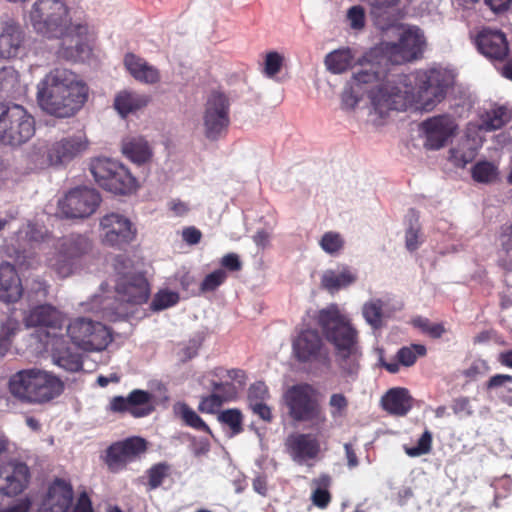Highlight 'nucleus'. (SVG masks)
I'll return each instance as SVG.
<instances>
[{
  "label": "nucleus",
  "instance_id": "obj_1",
  "mask_svg": "<svg viewBox=\"0 0 512 512\" xmlns=\"http://www.w3.org/2000/svg\"><path fill=\"white\" fill-rule=\"evenodd\" d=\"M453 82V75L441 67L397 74L395 85L389 82L379 89L372 98V105L380 117L391 110L404 111L409 107L429 112L445 99Z\"/></svg>",
  "mask_w": 512,
  "mask_h": 512
},
{
  "label": "nucleus",
  "instance_id": "obj_2",
  "mask_svg": "<svg viewBox=\"0 0 512 512\" xmlns=\"http://www.w3.org/2000/svg\"><path fill=\"white\" fill-rule=\"evenodd\" d=\"M29 17L36 34L69 43L67 48H63L65 58L76 59L90 51L94 30L86 23H72L69 8L63 0H37Z\"/></svg>",
  "mask_w": 512,
  "mask_h": 512
},
{
  "label": "nucleus",
  "instance_id": "obj_3",
  "mask_svg": "<svg viewBox=\"0 0 512 512\" xmlns=\"http://www.w3.org/2000/svg\"><path fill=\"white\" fill-rule=\"evenodd\" d=\"M88 97V85L66 68L51 70L37 85L39 106L57 118L74 116L85 105Z\"/></svg>",
  "mask_w": 512,
  "mask_h": 512
},
{
  "label": "nucleus",
  "instance_id": "obj_4",
  "mask_svg": "<svg viewBox=\"0 0 512 512\" xmlns=\"http://www.w3.org/2000/svg\"><path fill=\"white\" fill-rule=\"evenodd\" d=\"M315 321L325 339L333 346L336 362L344 376L358 373L362 357L359 332L336 304L319 310Z\"/></svg>",
  "mask_w": 512,
  "mask_h": 512
},
{
  "label": "nucleus",
  "instance_id": "obj_5",
  "mask_svg": "<svg viewBox=\"0 0 512 512\" xmlns=\"http://www.w3.org/2000/svg\"><path fill=\"white\" fill-rule=\"evenodd\" d=\"M8 388L11 395L23 403L46 404L58 398L64 392L65 385L53 373L31 368L13 374Z\"/></svg>",
  "mask_w": 512,
  "mask_h": 512
},
{
  "label": "nucleus",
  "instance_id": "obj_6",
  "mask_svg": "<svg viewBox=\"0 0 512 512\" xmlns=\"http://www.w3.org/2000/svg\"><path fill=\"white\" fill-rule=\"evenodd\" d=\"M283 401L292 421L307 423L314 429L326 425L328 419L319 400V392L312 384L303 382L292 385L284 392Z\"/></svg>",
  "mask_w": 512,
  "mask_h": 512
},
{
  "label": "nucleus",
  "instance_id": "obj_7",
  "mask_svg": "<svg viewBox=\"0 0 512 512\" xmlns=\"http://www.w3.org/2000/svg\"><path fill=\"white\" fill-rule=\"evenodd\" d=\"M89 147L84 133L73 134L52 142L34 145L31 150V161L39 166H66L81 157Z\"/></svg>",
  "mask_w": 512,
  "mask_h": 512
},
{
  "label": "nucleus",
  "instance_id": "obj_8",
  "mask_svg": "<svg viewBox=\"0 0 512 512\" xmlns=\"http://www.w3.org/2000/svg\"><path fill=\"white\" fill-rule=\"evenodd\" d=\"M35 134V119L21 105L0 102V143L20 146Z\"/></svg>",
  "mask_w": 512,
  "mask_h": 512
},
{
  "label": "nucleus",
  "instance_id": "obj_9",
  "mask_svg": "<svg viewBox=\"0 0 512 512\" xmlns=\"http://www.w3.org/2000/svg\"><path fill=\"white\" fill-rule=\"evenodd\" d=\"M90 171L100 187L118 195H129L136 191L138 182L122 164L108 158H97L91 162Z\"/></svg>",
  "mask_w": 512,
  "mask_h": 512
},
{
  "label": "nucleus",
  "instance_id": "obj_10",
  "mask_svg": "<svg viewBox=\"0 0 512 512\" xmlns=\"http://www.w3.org/2000/svg\"><path fill=\"white\" fill-rule=\"evenodd\" d=\"M90 238L82 234H70L61 238L56 253L49 258L48 266L61 278L71 276L80 260L92 251Z\"/></svg>",
  "mask_w": 512,
  "mask_h": 512
},
{
  "label": "nucleus",
  "instance_id": "obj_11",
  "mask_svg": "<svg viewBox=\"0 0 512 512\" xmlns=\"http://www.w3.org/2000/svg\"><path fill=\"white\" fill-rule=\"evenodd\" d=\"M116 293L119 299L133 304L145 303L149 298V284L145 276L133 270L132 261L123 256L115 259Z\"/></svg>",
  "mask_w": 512,
  "mask_h": 512
},
{
  "label": "nucleus",
  "instance_id": "obj_12",
  "mask_svg": "<svg viewBox=\"0 0 512 512\" xmlns=\"http://www.w3.org/2000/svg\"><path fill=\"white\" fill-rule=\"evenodd\" d=\"M324 338L315 328H301L291 340L293 358L300 364L329 365L330 349Z\"/></svg>",
  "mask_w": 512,
  "mask_h": 512
},
{
  "label": "nucleus",
  "instance_id": "obj_13",
  "mask_svg": "<svg viewBox=\"0 0 512 512\" xmlns=\"http://www.w3.org/2000/svg\"><path fill=\"white\" fill-rule=\"evenodd\" d=\"M67 334L77 347L85 351L104 350L112 340L105 325L86 318H77L70 322Z\"/></svg>",
  "mask_w": 512,
  "mask_h": 512
},
{
  "label": "nucleus",
  "instance_id": "obj_14",
  "mask_svg": "<svg viewBox=\"0 0 512 512\" xmlns=\"http://www.w3.org/2000/svg\"><path fill=\"white\" fill-rule=\"evenodd\" d=\"M424 45V36L416 28L404 31L398 42L383 43L380 50L386 61L399 65L421 58Z\"/></svg>",
  "mask_w": 512,
  "mask_h": 512
},
{
  "label": "nucleus",
  "instance_id": "obj_15",
  "mask_svg": "<svg viewBox=\"0 0 512 512\" xmlns=\"http://www.w3.org/2000/svg\"><path fill=\"white\" fill-rule=\"evenodd\" d=\"M100 202L101 196L95 189L77 187L59 200L58 206L66 218H85L96 211Z\"/></svg>",
  "mask_w": 512,
  "mask_h": 512
},
{
  "label": "nucleus",
  "instance_id": "obj_16",
  "mask_svg": "<svg viewBox=\"0 0 512 512\" xmlns=\"http://www.w3.org/2000/svg\"><path fill=\"white\" fill-rule=\"evenodd\" d=\"M148 448L147 441L140 436H131L112 443L106 450L105 463L109 470L118 472L130 462L140 458Z\"/></svg>",
  "mask_w": 512,
  "mask_h": 512
},
{
  "label": "nucleus",
  "instance_id": "obj_17",
  "mask_svg": "<svg viewBox=\"0 0 512 512\" xmlns=\"http://www.w3.org/2000/svg\"><path fill=\"white\" fill-rule=\"evenodd\" d=\"M425 135L424 147L428 150H439L457 134L458 124L450 114L429 117L420 124Z\"/></svg>",
  "mask_w": 512,
  "mask_h": 512
},
{
  "label": "nucleus",
  "instance_id": "obj_18",
  "mask_svg": "<svg viewBox=\"0 0 512 512\" xmlns=\"http://www.w3.org/2000/svg\"><path fill=\"white\" fill-rule=\"evenodd\" d=\"M103 231V243L122 249L133 242L137 235V229L133 223L119 213H109L100 220Z\"/></svg>",
  "mask_w": 512,
  "mask_h": 512
},
{
  "label": "nucleus",
  "instance_id": "obj_19",
  "mask_svg": "<svg viewBox=\"0 0 512 512\" xmlns=\"http://www.w3.org/2000/svg\"><path fill=\"white\" fill-rule=\"evenodd\" d=\"M154 409L153 394L141 389L132 390L127 397H113L108 406V410L113 413H129L134 418L146 417Z\"/></svg>",
  "mask_w": 512,
  "mask_h": 512
},
{
  "label": "nucleus",
  "instance_id": "obj_20",
  "mask_svg": "<svg viewBox=\"0 0 512 512\" xmlns=\"http://www.w3.org/2000/svg\"><path fill=\"white\" fill-rule=\"evenodd\" d=\"M375 52L369 54V58H365V63L361 62V69L353 74L352 85L361 86L363 84L380 83L376 90L371 92L370 98L389 82L390 85H395L393 81L397 80V75L389 73L381 64L380 61L374 62L373 56Z\"/></svg>",
  "mask_w": 512,
  "mask_h": 512
},
{
  "label": "nucleus",
  "instance_id": "obj_21",
  "mask_svg": "<svg viewBox=\"0 0 512 512\" xmlns=\"http://www.w3.org/2000/svg\"><path fill=\"white\" fill-rule=\"evenodd\" d=\"M73 496L71 483L61 478H55L47 489L39 512H68L73 502Z\"/></svg>",
  "mask_w": 512,
  "mask_h": 512
},
{
  "label": "nucleus",
  "instance_id": "obj_22",
  "mask_svg": "<svg viewBox=\"0 0 512 512\" xmlns=\"http://www.w3.org/2000/svg\"><path fill=\"white\" fill-rule=\"evenodd\" d=\"M478 50L492 60H503L509 53L506 35L500 30L483 29L476 37Z\"/></svg>",
  "mask_w": 512,
  "mask_h": 512
},
{
  "label": "nucleus",
  "instance_id": "obj_23",
  "mask_svg": "<svg viewBox=\"0 0 512 512\" xmlns=\"http://www.w3.org/2000/svg\"><path fill=\"white\" fill-rule=\"evenodd\" d=\"M286 450L297 463L315 459L320 452V443L309 433H295L287 437Z\"/></svg>",
  "mask_w": 512,
  "mask_h": 512
},
{
  "label": "nucleus",
  "instance_id": "obj_24",
  "mask_svg": "<svg viewBox=\"0 0 512 512\" xmlns=\"http://www.w3.org/2000/svg\"><path fill=\"white\" fill-rule=\"evenodd\" d=\"M205 134L209 139H217L224 127V96L213 93L206 104L204 115Z\"/></svg>",
  "mask_w": 512,
  "mask_h": 512
},
{
  "label": "nucleus",
  "instance_id": "obj_25",
  "mask_svg": "<svg viewBox=\"0 0 512 512\" xmlns=\"http://www.w3.org/2000/svg\"><path fill=\"white\" fill-rule=\"evenodd\" d=\"M21 279L14 265L9 262L0 263V301L15 303L23 295Z\"/></svg>",
  "mask_w": 512,
  "mask_h": 512
},
{
  "label": "nucleus",
  "instance_id": "obj_26",
  "mask_svg": "<svg viewBox=\"0 0 512 512\" xmlns=\"http://www.w3.org/2000/svg\"><path fill=\"white\" fill-rule=\"evenodd\" d=\"M24 322L28 327L61 329L63 316L55 307L42 304L32 308L25 316Z\"/></svg>",
  "mask_w": 512,
  "mask_h": 512
},
{
  "label": "nucleus",
  "instance_id": "obj_27",
  "mask_svg": "<svg viewBox=\"0 0 512 512\" xmlns=\"http://www.w3.org/2000/svg\"><path fill=\"white\" fill-rule=\"evenodd\" d=\"M413 399L408 389L395 387L389 389L381 398L382 408L391 415L405 416L412 409Z\"/></svg>",
  "mask_w": 512,
  "mask_h": 512
},
{
  "label": "nucleus",
  "instance_id": "obj_28",
  "mask_svg": "<svg viewBox=\"0 0 512 512\" xmlns=\"http://www.w3.org/2000/svg\"><path fill=\"white\" fill-rule=\"evenodd\" d=\"M12 467V472L0 484V492L9 497L22 493L27 488L31 476L29 467L23 462H16Z\"/></svg>",
  "mask_w": 512,
  "mask_h": 512
},
{
  "label": "nucleus",
  "instance_id": "obj_29",
  "mask_svg": "<svg viewBox=\"0 0 512 512\" xmlns=\"http://www.w3.org/2000/svg\"><path fill=\"white\" fill-rule=\"evenodd\" d=\"M124 65L134 79L139 82L156 84L160 81L159 70L150 65L145 59L133 53H127L125 55Z\"/></svg>",
  "mask_w": 512,
  "mask_h": 512
},
{
  "label": "nucleus",
  "instance_id": "obj_30",
  "mask_svg": "<svg viewBox=\"0 0 512 512\" xmlns=\"http://www.w3.org/2000/svg\"><path fill=\"white\" fill-rule=\"evenodd\" d=\"M24 41V31L20 25L7 23L0 35V56L12 58L18 55Z\"/></svg>",
  "mask_w": 512,
  "mask_h": 512
},
{
  "label": "nucleus",
  "instance_id": "obj_31",
  "mask_svg": "<svg viewBox=\"0 0 512 512\" xmlns=\"http://www.w3.org/2000/svg\"><path fill=\"white\" fill-rule=\"evenodd\" d=\"M122 151L124 155L137 164L150 160L152 151L148 142L143 137H130L123 141Z\"/></svg>",
  "mask_w": 512,
  "mask_h": 512
},
{
  "label": "nucleus",
  "instance_id": "obj_32",
  "mask_svg": "<svg viewBox=\"0 0 512 512\" xmlns=\"http://www.w3.org/2000/svg\"><path fill=\"white\" fill-rule=\"evenodd\" d=\"M150 101L146 95L132 92H120L114 100V107L122 117L145 107Z\"/></svg>",
  "mask_w": 512,
  "mask_h": 512
},
{
  "label": "nucleus",
  "instance_id": "obj_33",
  "mask_svg": "<svg viewBox=\"0 0 512 512\" xmlns=\"http://www.w3.org/2000/svg\"><path fill=\"white\" fill-rule=\"evenodd\" d=\"M355 56L348 47L334 50L326 55L325 65L333 74H341L353 67Z\"/></svg>",
  "mask_w": 512,
  "mask_h": 512
},
{
  "label": "nucleus",
  "instance_id": "obj_34",
  "mask_svg": "<svg viewBox=\"0 0 512 512\" xmlns=\"http://www.w3.org/2000/svg\"><path fill=\"white\" fill-rule=\"evenodd\" d=\"M355 281L356 275L347 267L339 273L327 271L321 279L322 286L331 292L347 287Z\"/></svg>",
  "mask_w": 512,
  "mask_h": 512
},
{
  "label": "nucleus",
  "instance_id": "obj_35",
  "mask_svg": "<svg viewBox=\"0 0 512 512\" xmlns=\"http://www.w3.org/2000/svg\"><path fill=\"white\" fill-rule=\"evenodd\" d=\"M226 401L236 399L246 386V374L242 369H231L226 371Z\"/></svg>",
  "mask_w": 512,
  "mask_h": 512
},
{
  "label": "nucleus",
  "instance_id": "obj_36",
  "mask_svg": "<svg viewBox=\"0 0 512 512\" xmlns=\"http://www.w3.org/2000/svg\"><path fill=\"white\" fill-rule=\"evenodd\" d=\"M509 120L510 117L508 115L507 109L503 106H500L486 112V114L482 117L481 128L485 131L498 130L502 128Z\"/></svg>",
  "mask_w": 512,
  "mask_h": 512
},
{
  "label": "nucleus",
  "instance_id": "obj_37",
  "mask_svg": "<svg viewBox=\"0 0 512 512\" xmlns=\"http://www.w3.org/2000/svg\"><path fill=\"white\" fill-rule=\"evenodd\" d=\"M171 467L166 462L152 465L147 471V491L159 488L164 480L170 475Z\"/></svg>",
  "mask_w": 512,
  "mask_h": 512
},
{
  "label": "nucleus",
  "instance_id": "obj_38",
  "mask_svg": "<svg viewBox=\"0 0 512 512\" xmlns=\"http://www.w3.org/2000/svg\"><path fill=\"white\" fill-rule=\"evenodd\" d=\"M175 412L181 417L186 426H189L198 431H209V427L202 420V418L186 403H180L175 406Z\"/></svg>",
  "mask_w": 512,
  "mask_h": 512
},
{
  "label": "nucleus",
  "instance_id": "obj_39",
  "mask_svg": "<svg viewBox=\"0 0 512 512\" xmlns=\"http://www.w3.org/2000/svg\"><path fill=\"white\" fill-rule=\"evenodd\" d=\"M53 357L55 363L69 372H78L83 367L82 357L79 353L71 352L69 349L65 351L54 352Z\"/></svg>",
  "mask_w": 512,
  "mask_h": 512
},
{
  "label": "nucleus",
  "instance_id": "obj_40",
  "mask_svg": "<svg viewBox=\"0 0 512 512\" xmlns=\"http://www.w3.org/2000/svg\"><path fill=\"white\" fill-rule=\"evenodd\" d=\"M471 174L478 183H491L498 177V168L492 162L479 161L472 167Z\"/></svg>",
  "mask_w": 512,
  "mask_h": 512
},
{
  "label": "nucleus",
  "instance_id": "obj_41",
  "mask_svg": "<svg viewBox=\"0 0 512 512\" xmlns=\"http://www.w3.org/2000/svg\"><path fill=\"white\" fill-rule=\"evenodd\" d=\"M316 482L319 484V487L312 492L311 500L316 507L325 509L331 502V494L327 489L330 485L331 478L330 476L323 474L316 480Z\"/></svg>",
  "mask_w": 512,
  "mask_h": 512
},
{
  "label": "nucleus",
  "instance_id": "obj_42",
  "mask_svg": "<svg viewBox=\"0 0 512 512\" xmlns=\"http://www.w3.org/2000/svg\"><path fill=\"white\" fill-rule=\"evenodd\" d=\"M19 87V73L13 67L0 69V93L13 96Z\"/></svg>",
  "mask_w": 512,
  "mask_h": 512
},
{
  "label": "nucleus",
  "instance_id": "obj_43",
  "mask_svg": "<svg viewBox=\"0 0 512 512\" xmlns=\"http://www.w3.org/2000/svg\"><path fill=\"white\" fill-rule=\"evenodd\" d=\"M328 407L333 420L343 419L348 414L349 399L342 392L332 393L328 400Z\"/></svg>",
  "mask_w": 512,
  "mask_h": 512
},
{
  "label": "nucleus",
  "instance_id": "obj_44",
  "mask_svg": "<svg viewBox=\"0 0 512 512\" xmlns=\"http://www.w3.org/2000/svg\"><path fill=\"white\" fill-rule=\"evenodd\" d=\"M426 347L421 344H411L400 348L396 354V359L405 367L412 366L418 357L426 355Z\"/></svg>",
  "mask_w": 512,
  "mask_h": 512
},
{
  "label": "nucleus",
  "instance_id": "obj_45",
  "mask_svg": "<svg viewBox=\"0 0 512 512\" xmlns=\"http://www.w3.org/2000/svg\"><path fill=\"white\" fill-rule=\"evenodd\" d=\"M319 245L327 254L337 255L343 250L345 240L340 233L328 231L321 237Z\"/></svg>",
  "mask_w": 512,
  "mask_h": 512
},
{
  "label": "nucleus",
  "instance_id": "obj_46",
  "mask_svg": "<svg viewBox=\"0 0 512 512\" xmlns=\"http://www.w3.org/2000/svg\"><path fill=\"white\" fill-rule=\"evenodd\" d=\"M382 310H383V303L379 299L370 301V302L364 304L363 316H364L365 320L373 328L381 327L382 315H383Z\"/></svg>",
  "mask_w": 512,
  "mask_h": 512
},
{
  "label": "nucleus",
  "instance_id": "obj_47",
  "mask_svg": "<svg viewBox=\"0 0 512 512\" xmlns=\"http://www.w3.org/2000/svg\"><path fill=\"white\" fill-rule=\"evenodd\" d=\"M223 398L217 394H211L202 399L199 404V411L202 413H217L219 422L224 424V411L221 410Z\"/></svg>",
  "mask_w": 512,
  "mask_h": 512
},
{
  "label": "nucleus",
  "instance_id": "obj_48",
  "mask_svg": "<svg viewBox=\"0 0 512 512\" xmlns=\"http://www.w3.org/2000/svg\"><path fill=\"white\" fill-rule=\"evenodd\" d=\"M178 301V293L169 290H161L154 296L151 302V308L154 311L164 310L176 305Z\"/></svg>",
  "mask_w": 512,
  "mask_h": 512
},
{
  "label": "nucleus",
  "instance_id": "obj_49",
  "mask_svg": "<svg viewBox=\"0 0 512 512\" xmlns=\"http://www.w3.org/2000/svg\"><path fill=\"white\" fill-rule=\"evenodd\" d=\"M283 62L284 57L280 53L276 51L268 52L264 61V74L270 78L274 77L281 71Z\"/></svg>",
  "mask_w": 512,
  "mask_h": 512
},
{
  "label": "nucleus",
  "instance_id": "obj_50",
  "mask_svg": "<svg viewBox=\"0 0 512 512\" xmlns=\"http://www.w3.org/2000/svg\"><path fill=\"white\" fill-rule=\"evenodd\" d=\"M421 227L416 218L414 222H411L405 232V246L408 251H416L422 243L420 239Z\"/></svg>",
  "mask_w": 512,
  "mask_h": 512
},
{
  "label": "nucleus",
  "instance_id": "obj_51",
  "mask_svg": "<svg viewBox=\"0 0 512 512\" xmlns=\"http://www.w3.org/2000/svg\"><path fill=\"white\" fill-rule=\"evenodd\" d=\"M432 448V434L429 430H425L419 438L417 445L414 447L406 448V453L410 457H417L427 454Z\"/></svg>",
  "mask_w": 512,
  "mask_h": 512
},
{
  "label": "nucleus",
  "instance_id": "obj_52",
  "mask_svg": "<svg viewBox=\"0 0 512 512\" xmlns=\"http://www.w3.org/2000/svg\"><path fill=\"white\" fill-rule=\"evenodd\" d=\"M224 281V270L218 269L208 274L199 286V290L202 293L214 291Z\"/></svg>",
  "mask_w": 512,
  "mask_h": 512
},
{
  "label": "nucleus",
  "instance_id": "obj_53",
  "mask_svg": "<svg viewBox=\"0 0 512 512\" xmlns=\"http://www.w3.org/2000/svg\"><path fill=\"white\" fill-rule=\"evenodd\" d=\"M243 417L237 409H226V426L231 430V436L237 435L243 431Z\"/></svg>",
  "mask_w": 512,
  "mask_h": 512
},
{
  "label": "nucleus",
  "instance_id": "obj_54",
  "mask_svg": "<svg viewBox=\"0 0 512 512\" xmlns=\"http://www.w3.org/2000/svg\"><path fill=\"white\" fill-rule=\"evenodd\" d=\"M351 28L361 30L365 26V10L362 6H352L347 12Z\"/></svg>",
  "mask_w": 512,
  "mask_h": 512
},
{
  "label": "nucleus",
  "instance_id": "obj_55",
  "mask_svg": "<svg viewBox=\"0 0 512 512\" xmlns=\"http://www.w3.org/2000/svg\"><path fill=\"white\" fill-rule=\"evenodd\" d=\"M268 397L269 390L264 382H256L250 386L248 391L249 404L251 402H264Z\"/></svg>",
  "mask_w": 512,
  "mask_h": 512
},
{
  "label": "nucleus",
  "instance_id": "obj_56",
  "mask_svg": "<svg viewBox=\"0 0 512 512\" xmlns=\"http://www.w3.org/2000/svg\"><path fill=\"white\" fill-rule=\"evenodd\" d=\"M474 158V152L466 154L459 148H452L449 150V161L452 162L456 167L463 168L470 163Z\"/></svg>",
  "mask_w": 512,
  "mask_h": 512
},
{
  "label": "nucleus",
  "instance_id": "obj_57",
  "mask_svg": "<svg viewBox=\"0 0 512 512\" xmlns=\"http://www.w3.org/2000/svg\"><path fill=\"white\" fill-rule=\"evenodd\" d=\"M451 408L454 414L460 416H470L473 413L468 397L455 398L452 402Z\"/></svg>",
  "mask_w": 512,
  "mask_h": 512
},
{
  "label": "nucleus",
  "instance_id": "obj_58",
  "mask_svg": "<svg viewBox=\"0 0 512 512\" xmlns=\"http://www.w3.org/2000/svg\"><path fill=\"white\" fill-rule=\"evenodd\" d=\"M49 285L45 280L40 278L33 279L29 284V293L36 298H46L48 295Z\"/></svg>",
  "mask_w": 512,
  "mask_h": 512
},
{
  "label": "nucleus",
  "instance_id": "obj_59",
  "mask_svg": "<svg viewBox=\"0 0 512 512\" xmlns=\"http://www.w3.org/2000/svg\"><path fill=\"white\" fill-rule=\"evenodd\" d=\"M253 413L258 415L265 422H271L273 419L271 408L264 402H251L249 404Z\"/></svg>",
  "mask_w": 512,
  "mask_h": 512
},
{
  "label": "nucleus",
  "instance_id": "obj_60",
  "mask_svg": "<svg viewBox=\"0 0 512 512\" xmlns=\"http://www.w3.org/2000/svg\"><path fill=\"white\" fill-rule=\"evenodd\" d=\"M72 512H94L91 500L86 492L79 495Z\"/></svg>",
  "mask_w": 512,
  "mask_h": 512
},
{
  "label": "nucleus",
  "instance_id": "obj_61",
  "mask_svg": "<svg viewBox=\"0 0 512 512\" xmlns=\"http://www.w3.org/2000/svg\"><path fill=\"white\" fill-rule=\"evenodd\" d=\"M202 233L195 227H187L182 232L183 240L189 245H195L200 242Z\"/></svg>",
  "mask_w": 512,
  "mask_h": 512
},
{
  "label": "nucleus",
  "instance_id": "obj_62",
  "mask_svg": "<svg viewBox=\"0 0 512 512\" xmlns=\"http://www.w3.org/2000/svg\"><path fill=\"white\" fill-rule=\"evenodd\" d=\"M507 382H512V376L508 374H496L490 377V379L486 383V388L488 390L496 389L498 387L504 386Z\"/></svg>",
  "mask_w": 512,
  "mask_h": 512
},
{
  "label": "nucleus",
  "instance_id": "obj_63",
  "mask_svg": "<svg viewBox=\"0 0 512 512\" xmlns=\"http://www.w3.org/2000/svg\"><path fill=\"white\" fill-rule=\"evenodd\" d=\"M18 330H19V323L12 318H8L1 325L0 335L7 336L8 338L13 339V337L15 336V334Z\"/></svg>",
  "mask_w": 512,
  "mask_h": 512
},
{
  "label": "nucleus",
  "instance_id": "obj_64",
  "mask_svg": "<svg viewBox=\"0 0 512 512\" xmlns=\"http://www.w3.org/2000/svg\"><path fill=\"white\" fill-rule=\"evenodd\" d=\"M31 504L30 499L26 497L12 506L1 509L0 512H29Z\"/></svg>",
  "mask_w": 512,
  "mask_h": 512
}]
</instances>
